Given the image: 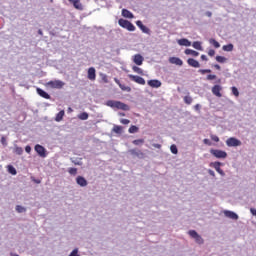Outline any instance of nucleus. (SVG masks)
<instances>
[{"mask_svg":"<svg viewBox=\"0 0 256 256\" xmlns=\"http://www.w3.org/2000/svg\"><path fill=\"white\" fill-rule=\"evenodd\" d=\"M1 144L4 146V147H7V138H5V136H2L1 138Z\"/></svg>","mask_w":256,"mask_h":256,"instance_id":"49530a36","label":"nucleus"},{"mask_svg":"<svg viewBox=\"0 0 256 256\" xmlns=\"http://www.w3.org/2000/svg\"><path fill=\"white\" fill-rule=\"evenodd\" d=\"M201 60H202V61H207V56H206L205 54H202V55H201Z\"/></svg>","mask_w":256,"mask_h":256,"instance_id":"bf43d9fd","label":"nucleus"},{"mask_svg":"<svg viewBox=\"0 0 256 256\" xmlns=\"http://www.w3.org/2000/svg\"><path fill=\"white\" fill-rule=\"evenodd\" d=\"M250 213L256 217V209L255 208H250Z\"/></svg>","mask_w":256,"mask_h":256,"instance_id":"5fc2aeb1","label":"nucleus"},{"mask_svg":"<svg viewBox=\"0 0 256 256\" xmlns=\"http://www.w3.org/2000/svg\"><path fill=\"white\" fill-rule=\"evenodd\" d=\"M207 81H213L215 79H217V75H214V74H209L207 77H206Z\"/></svg>","mask_w":256,"mask_h":256,"instance_id":"79ce46f5","label":"nucleus"},{"mask_svg":"<svg viewBox=\"0 0 256 256\" xmlns=\"http://www.w3.org/2000/svg\"><path fill=\"white\" fill-rule=\"evenodd\" d=\"M129 153H131L135 157H138V159H143L145 157V154L138 149H130Z\"/></svg>","mask_w":256,"mask_h":256,"instance_id":"4468645a","label":"nucleus"},{"mask_svg":"<svg viewBox=\"0 0 256 256\" xmlns=\"http://www.w3.org/2000/svg\"><path fill=\"white\" fill-rule=\"evenodd\" d=\"M187 63L190 67H194L195 69H199V67H201V64H199V61H197L193 58H189L187 60Z\"/></svg>","mask_w":256,"mask_h":256,"instance_id":"6ab92c4d","label":"nucleus"},{"mask_svg":"<svg viewBox=\"0 0 256 256\" xmlns=\"http://www.w3.org/2000/svg\"><path fill=\"white\" fill-rule=\"evenodd\" d=\"M73 109L71 107L68 108V113H72Z\"/></svg>","mask_w":256,"mask_h":256,"instance_id":"338daca9","label":"nucleus"},{"mask_svg":"<svg viewBox=\"0 0 256 256\" xmlns=\"http://www.w3.org/2000/svg\"><path fill=\"white\" fill-rule=\"evenodd\" d=\"M178 45L181 47H191V41H189L187 38H182L178 40Z\"/></svg>","mask_w":256,"mask_h":256,"instance_id":"aec40b11","label":"nucleus"},{"mask_svg":"<svg viewBox=\"0 0 256 256\" xmlns=\"http://www.w3.org/2000/svg\"><path fill=\"white\" fill-rule=\"evenodd\" d=\"M68 173L70 175H77V168H69Z\"/></svg>","mask_w":256,"mask_h":256,"instance_id":"c03bdc74","label":"nucleus"},{"mask_svg":"<svg viewBox=\"0 0 256 256\" xmlns=\"http://www.w3.org/2000/svg\"><path fill=\"white\" fill-rule=\"evenodd\" d=\"M148 85H149V87H152L153 89H159V87H161L162 83H161V81L154 79V80H149Z\"/></svg>","mask_w":256,"mask_h":256,"instance_id":"ddd939ff","label":"nucleus"},{"mask_svg":"<svg viewBox=\"0 0 256 256\" xmlns=\"http://www.w3.org/2000/svg\"><path fill=\"white\" fill-rule=\"evenodd\" d=\"M8 173H10V175H17V169L11 165H8Z\"/></svg>","mask_w":256,"mask_h":256,"instance_id":"7c9ffc66","label":"nucleus"},{"mask_svg":"<svg viewBox=\"0 0 256 256\" xmlns=\"http://www.w3.org/2000/svg\"><path fill=\"white\" fill-rule=\"evenodd\" d=\"M198 73H201V75H205V73H211V69H200L198 70Z\"/></svg>","mask_w":256,"mask_h":256,"instance_id":"a18cd8bd","label":"nucleus"},{"mask_svg":"<svg viewBox=\"0 0 256 256\" xmlns=\"http://www.w3.org/2000/svg\"><path fill=\"white\" fill-rule=\"evenodd\" d=\"M118 25L123 29H127V31H135V25H133L129 20L121 18L118 20Z\"/></svg>","mask_w":256,"mask_h":256,"instance_id":"f03ea898","label":"nucleus"},{"mask_svg":"<svg viewBox=\"0 0 256 256\" xmlns=\"http://www.w3.org/2000/svg\"><path fill=\"white\" fill-rule=\"evenodd\" d=\"M223 213L225 217H227L228 219H232L233 221H237L239 219V215L231 210H224Z\"/></svg>","mask_w":256,"mask_h":256,"instance_id":"9d476101","label":"nucleus"},{"mask_svg":"<svg viewBox=\"0 0 256 256\" xmlns=\"http://www.w3.org/2000/svg\"><path fill=\"white\" fill-rule=\"evenodd\" d=\"M120 117H125V113H123V112H119V114H118Z\"/></svg>","mask_w":256,"mask_h":256,"instance_id":"e2e57ef3","label":"nucleus"},{"mask_svg":"<svg viewBox=\"0 0 256 256\" xmlns=\"http://www.w3.org/2000/svg\"><path fill=\"white\" fill-rule=\"evenodd\" d=\"M69 256H81L79 255V249L75 248L70 254Z\"/></svg>","mask_w":256,"mask_h":256,"instance_id":"37998d69","label":"nucleus"},{"mask_svg":"<svg viewBox=\"0 0 256 256\" xmlns=\"http://www.w3.org/2000/svg\"><path fill=\"white\" fill-rule=\"evenodd\" d=\"M120 123H122V125H129L131 121L129 119H121Z\"/></svg>","mask_w":256,"mask_h":256,"instance_id":"09e8293b","label":"nucleus"},{"mask_svg":"<svg viewBox=\"0 0 256 256\" xmlns=\"http://www.w3.org/2000/svg\"><path fill=\"white\" fill-rule=\"evenodd\" d=\"M169 63H171L172 65H178L179 67L183 66V60L178 57H170Z\"/></svg>","mask_w":256,"mask_h":256,"instance_id":"f3484780","label":"nucleus"},{"mask_svg":"<svg viewBox=\"0 0 256 256\" xmlns=\"http://www.w3.org/2000/svg\"><path fill=\"white\" fill-rule=\"evenodd\" d=\"M221 91H223V87L219 84H216L212 87V93L216 97H223V95L221 94Z\"/></svg>","mask_w":256,"mask_h":256,"instance_id":"9b49d317","label":"nucleus"},{"mask_svg":"<svg viewBox=\"0 0 256 256\" xmlns=\"http://www.w3.org/2000/svg\"><path fill=\"white\" fill-rule=\"evenodd\" d=\"M25 151L26 153H31V146H26Z\"/></svg>","mask_w":256,"mask_h":256,"instance_id":"13d9d810","label":"nucleus"},{"mask_svg":"<svg viewBox=\"0 0 256 256\" xmlns=\"http://www.w3.org/2000/svg\"><path fill=\"white\" fill-rule=\"evenodd\" d=\"M122 130H123V127H121V126L115 125V126L113 127L114 133L121 134V131H122Z\"/></svg>","mask_w":256,"mask_h":256,"instance_id":"e433bc0d","label":"nucleus"},{"mask_svg":"<svg viewBox=\"0 0 256 256\" xmlns=\"http://www.w3.org/2000/svg\"><path fill=\"white\" fill-rule=\"evenodd\" d=\"M63 117H65V111L64 110L60 111L56 115L55 121H57V123H59V122L63 121Z\"/></svg>","mask_w":256,"mask_h":256,"instance_id":"5701e85b","label":"nucleus"},{"mask_svg":"<svg viewBox=\"0 0 256 256\" xmlns=\"http://www.w3.org/2000/svg\"><path fill=\"white\" fill-rule=\"evenodd\" d=\"M195 111H201V106L199 104H196L194 106Z\"/></svg>","mask_w":256,"mask_h":256,"instance_id":"4d7b16f0","label":"nucleus"},{"mask_svg":"<svg viewBox=\"0 0 256 256\" xmlns=\"http://www.w3.org/2000/svg\"><path fill=\"white\" fill-rule=\"evenodd\" d=\"M216 61L218 63H225V61H227V58H225L223 56H216Z\"/></svg>","mask_w":256,"mask_h":256,"instance_id":"4c0bfd02","label":"nucleus"},{"mask_svg":"<svg viewBox=\"0 0 256 256\" xmlns=\"http://www.w3.org/2000/svg\"><path fill=\"white\" fill-rule=\"evenodd\" d=\"M122 17H125L126 19H133L135 16L132 14L131 11L127 9H122Z\"/></svg>","mask_w":256,"mask_h":256,"instance_id":"4be33fe9","label":"nucleus"},{"mask_svg":"<svg viewBox=\"0 0 256 256\" xmlns=\"http://www.w3.org/2000/svg\"><path fill=\"white\" fill-rule=\"evenodd\" d=\"M185 55H192V57H199V52L191 49H186Z\"/></svg>","mask_w":256,"mask_h":256,"instance_id":"b1692460","label":"nucleus"},{"mask_svg":"<svg viewBox=\"0 0 256 256\" xmlns=\"http://www.w3.org/2000/svg\"><path fill=\"white\" fill-rule=\"evenodd\" d=\"M207 17H211L212 13L211 12H206Z\"/></svg>","mask_w":256,"mask_h":256,"instance_id":"69168bd1","label":"nucleus"},{"mask_svg":"<svg viewBox=\"0 0 256 256\" xmlns=\"http://www.w3.org/2000/svg\"><path fill=\"white\" fill-rule=\"evenodd\" d=\"M119 87H120V89H122V91H128V92L131 91V87H129V86L119 84Z\"/></svg>","mask_w":256,"mask_h":256,"instance_id":"a19ab883","label":"nucleus"},{"mask_svg":"<svg viewBox=\"0 0 256 256\" xmlns=\"http://www.w3.org/2000/svg\"><path fill=\"white\" fill-rule=\"evenodd\" d=\"M210 137H211L212 141H215V143H219V138L217 135H211Z\"/></svg>","mask_w":256,"mask_h":256,"instance_id":"8fccbe9b","label":"nucleus"},{"mask_svg":"<svg viewBox=\"0 0 256 256\" xmlns=\"http://www.w3.org/2000/svg\"><path fill=\"white\" fill-rule=\"evenodd\" d=\"M233 48H234L233 44H227L222 47L223 51H227V52L233 51Z\"/></svg>","mask_w":256,"mask_h":256,"instance_id":"bb28decb","label":"nucleus"},{"mask_svg":"<svg viewBox=\"0 0 256 256\" xmlns=\"http://www.w3.org/2000/svg\"><path fill=\"white\" fill-rule=\"evenodd\" d=\"M203 143H204V145H208L209 147H211V146L213 145V143H211V140H209V139H207V138H205V139L203 140Z\"/></svg>","mask_w":256,"mask_h":256,"instance_id":"de8ad7c7","label":"nucleus"},{"mask_svg":"<svg viewBox=\"0 0 256 256\" xmlns=\"http://www.w3.org/2000/svg\"><path fill=\"white\" fill-rule=\"evenodd\" d=\"M140 30L142 31V33H145L146 35H151V30L145 25L142 26Z\"/></svg>","mask_w":256,"mask_h":256,"instance_id":"2f4dec72","label":"nucleus"},{"mask_svg":"<svg viewBox=\"0 0 256 256\" xmlns=\"http://www.w3.org/2000/svg\"><path fill=\"white\" fill-rule=\"evenodd\" d=\"M128 77H129V79H131V81L138 83V85H145V79L141 76L129 74Z\"/></svg>","mask_w":256,"mask_h":256,"instance_id":"1a4fd4ad","label":"nucleus"},{"mask_svg":"<svg viewBox=\"0 0 256 256\" xmlns=\"http://www.w3.org/2000/svg\"><path fill=\"white\" fill-rule=\"evenodd\" d=\"M170 151L173 153V155H177L179 153V150L177 149V146L175 144L170 146Z\"/></svg>","mask_w":256,"mask_h":256,"instance_id":"72a5a7b5","label":"nucleus"},{"mask_svg":"<svg viewBox=\"0 0 256 256\" xmlns=\"http://www.w3.org/2000/svg\"><path fill=\"white\" fill-rule=\"evenodd\" d=\"M16 211L17 213H26L27 212V208L21 206V205H17L16 206Z\"/></svg>","mask_w":256,"mask_h":256,"instance_id":"c85d7f7f","label":"nucleus"},{"mask_svg":"<svg viewBox=\"0 0 256 256\" xmlns=\"http://www.w3.org/2000/svg\"><path fill=\"white\" fill-rule=\"evenodd\" d=\"M69 3L73 5L78 11H83V4H81V0H68Z\"/></svg>","mask_w":256,"mask_h":256,"instance_id":"2eb2a0df","label":"nucleus"},{"mask_svg":"<svg viewBox=\"0 0 256 256\" xmlns=\"http://www.w3.org/2000/svg\"><path fill=\"white\" fill-rule=\"evenodd\" d=\"M136 25L137 27H139V29H142V27L144 26L141 20L136 21Z\"/></svg>","mask_w":256,"mask_h":256,"instance_id":"603ef678","label":"nucleus"},{"mask_svg":"<svg viewBox=\"0 0 256 256\" xmlns=\"http://www.w3.org/2000/svg\"><path fill=\"white\" fill-rule=\"evenodd\" d=\"M132 61L135 63V65L141 66L143 65V61H145V58H143L141 54H135L132 56Z\"/></svg>","mask_w":256,"mask_h":256,"instance_id":"f8f14e48","label":"nucleus"},{"mask_svg":"<svg viewBox=\"0 0 256 256\" xmlns=\"http://www.w3.org/2000/svg\"><path fill=\"white\" fill-rule=\"evenodd\" d=\"M96 77H97V74H96L95 68L90 67V68L88 69V79H89L90 81H95Z\"/></svg>","mask_w":256,"mask_h":256,"instance_id":"a211bd4d","label":"nucleus"},{"mask_svg":"<svg viewBox=\"0 0 256 256\" xmlns=\"http://www.w3.org/2000/svg\"><path fill=\"white\" fill-rule=\"evenodd\" d=\"M132 70L134 73H138V75H143V69L139 68L138 66H133Z\"/></svg>","mask_w":256,"mask_h":256,"instance_id":"473e14b6","label":"nucleus"},{"mask_svg":"<svg viewBox=\"0 0 256 256\" xmlns=\"http://www.w3.org/2000/svg\"><path fill=\"white\" fill-rule=\"evenodd\" d=\"M72 163H74V165H83V162L81 160H73L72 159Z\"/></svg>","mask_w":256,"mask_h":256,"instance_id":"3c124183","label":"nucleus"},{"mask_svg":"<svg viewBox=\"0 0 256 256\" xmlns=\"http://www.w3.org/2000/svg\"><path fill=\"white\" fill-rule=\"evenodd\" d=\"M188 235L192 239H194L195 243H197L198 245H203L205 243V240L203 239V237H201V235H199V233H197V231L195 230L188 231Z\"/></svg>","mask_w":256,"mask_h":256,"instance_id":"7ed1b4c3","label":"nucleus"},{"mask_svg":"<svg viewBox=\"0 0 256 256\" xmlns=\"http://www.w3.org/2000/svg\"><path fill=\"white\" fill-rule=\"evenodd\" d=\"M231 91L235 97H239V89H237V87L233 86Z\"/></svg>","mask_w":256,"mask_h":256,"instance_id":"58836bf2","label":"nucleus"},{"mask_svg":"<svg viewBox=\"0 0 256 256\" xmlns=\"http://www.w3.org/2000/svg\"><path fill=\"white\" fill-rule=\"evenodd\" d=\"M221 165H223V163H221V162H211L210 163V167H213V169H215V171H217V173H219V175H221V177H225V171H223V169H221Z\"/></svg>","mask_w":256,"mask_h":256,"instance_id":"6e6552de","label":"nucleus"},{"mask_svg":"<svg viewBox=\"0 0 256 256\" xmlns=\"http://www.w3.org/2000/svg\"><path fill=\"white\" fill-rule=\"evenodd\" d=\"M226 145H227V147H241L242 142H241V140H239L235 137H230L226 140Z\"/></svg>","mask_w":256,"mask_h":256,"instance_id":"423d86ee","label":"nucleus"},{"mask_svg":"<svg viewBox=\"0 0 256 256\" xmlns=\"http://www.w3.org/2000/svg\"><path fill=\"white\" fill-rule=\"evenodd\" d=\"M215 69H217L218 71H221V66H219V64L214 65Z\"/></svg>","mask_w":256,"mask_h":256,"instance_id":"680f3d73","label":"nucleus"},{"mask_svg":"<svg viewBox=\"0 0 256 256\" xmlns=\"http://www.w3.org/2000/svg\"><path fill=\"white\" fill-rule=\"evenodd\" d=\"M14 153H16V155H23V148L15 145L14 147Z\"/></svg>","mask_w":256,"mask_h":256,"instance_id":"c756f323","label":"nucleus"},{"mask_svg":"<svg viewBox=\"0 0 256 256\" xmlns=\"http://www.w3.org/2000/svg\"><path fill=\"white\" fill-rule=\"evenodd\" d=\"M78 119H80V121H87V119H89V114L87 112H83L78 115Z\"/></svg>","mask_w":256,"mask_h":256,"instance_id":"a878e982","label":"nucleus"},{"mask_svg":"<svg viewBox=\"0 0 256 256\" xmlns=\"http://www.w3.org/2000/svg\"><path fill=\"white\" fill-rule=\"evenodd\" d=\"M184 103H186V105H191L193 103V98H191V96H185Z\"/></svg>","mask_w":256,"mask_h":256,"instance_id":"f704fd0d","label":"nucleus"},{"mask_svg":"<svg viewBox=\"0 0 256 256\" xmlns=\"http://www.w3.org/2000/svg\"><path fill=\"white\" fill-rule=\"evenodd\" d=\"M209 43L211 45H213L215 47V49H219V47H221V44H219V42H217V40H215V39H210Z\"/></svg>","mask_w":256,"mask_h":256,"instance_id":"cd10ccee","label":"nucleus"},{"mask_svg":"<svg viewBox=\"0 0 256 256\" xmlns=\"http://www.w3.org/2000/svg\"><path fill=\"white\" fill-rule=\"evenodd\" d=\"M133 145H143V143H145V140L143 139H137V140H133Z\"/></svg>","mask_w":256,"mask_h":256,"instance_id":"ea45409f","label":"nucleus"},{"mask_svg":"<svg viewBox=\"0 0 256 256\" xmlns=\"http://www.w3.org/2000/svg\"><path fill=\"white\" fill-rule=\"evenodd\" d=\"M36 91L38 95H40V97H43L44 99H51V96L47 92H45L43 89L37 88Z\"/></svg>","mask_w":256,"mask_h":256,"instance_id":"412c9836","label":"nucleus"},{"mask_svg":"<svg viewBox=\"0 0 256 256\" xmlns=\"http://www.w3.org/2000/svg\"><path fill=\"white\" fill-rule=\"evenodd\" d=\"M192 47L197 49V51H203V46H201V42L199 41L193 42Z\"/></svg>","mask_w":256,"mask_h":256,"instance_id":"393cba45","label":"nucleus"},{"mask_svg":"<svg viewBox=\"0 0 256 256\" xmlns=\"http://www.w3.org/2000/svg\"><path fill=\"white\" fill-rule=\"evenodd\" d=\"M115 81H116V83H118V85H121V84L119 83V80L115 79Z\"/></svg>","mask_w":256,"mask_h":256,"instance_id":"774afa93","label":"nucleus"},{"mask_svg":"<svg viewBox=\"0 0 256 256\" xmlns=\"http://www.w3.org/2000/svg\"><path fill=\"white\" fill-rule=\"evenodd\" d=\"M208 55H209L210 57H214V56H215V50H213V49L209 50V51H208Z\"/></svg>","mask_w":256,"mask_h":256,"instance_id":"864d4df0","label":"nucleus"},{"mask_svg":"<svg viewBox=\"0 0 256 256\" xmlns=\"http://www.w3.org/2000/svg\"><path fill=\"white\" fill-rule=\"evenodd\" d=\"M153 147H155V149H161V144H153Z\"/></svg>","mask_w":256,"mask_h":256,"instance_id":"052dcab7","label":"nucleus"},{"mask_svg":"<svg viewBox=\"0 0 256 256\" xmlns=\"http://www.w3.org/2000/svg\"><path fill=\"white\" fill-rule=\"evenodd\" d=\"M34 150L36 151L37 155H39V157H42V159L47 157V149H45V147H43L41 144H36Z\"/></svg>","mask_w":256,"mask_h":256,"instance_id":"0eeeda50","label":"nucleus"},{"mask_svg":"<svg viewBox=\"0 0 256 256\" xmlns=\"http://www.w3.org/2000/svg\"><path fill=\"white\" fill-rule=\"evenodd\" d=\"M38 35H43V30L39 29L38 30Z\"/></svg>","mask_w":256,"mask_h":256,"instance_id":"0e129e2a","label":"nucleus"},{"mask_svg":"<svg viewBox=\"0 0 256 256\" xmlns=\"http://www.w3.org/2000/svg\"><path fill=\"white\" fill-rule=\"evenodd\" d=\"M76 183L77 185H79L80 187H87L88 183H87V179H85V177L83 176H78L76 178Z\"/></svg>","mask_w":256,"mask_h":256,"instance_id":"dca6fc26","label":"nucleus"},{"mask_svg":"<svg viewBox=\"0 0 256 256\" xmlns=\"http://www.w3.org/2000/svg\"><path fill=\"white\" fill-rule=\"evenodd\" d=\"M46 86L51 89H63V87H65V82L61 80H51L46 83Z\"/></svg>","mask_w":256,"mask_h":256,"instance_id":"20e7f679","label":"nucleus"},{"mask_svg":"<svg viewBox=\"0 0 256 256\" xmlns=\"http://www.w3.org/2000/svg\"><path fill=\"white\" fill-rule=\"evenodd\" d=\"M208 173H209V175H211V177H215V171L209 169Z\"/></svg>","mask_w":256,"mask_h":256,"instance_id":"6e6d98bb","label":"nucleus"},{"mask_svg":"<svg viewBox=\"0 0 256 256\" xmlns=\"http://www.w3.org/2000/svg\"><path fill=\"white\" fill-rule=\"evenodd\" d=\"M211 155L216 159H227V152L219 149H210Z\"/></svg>","mask_w":256,"mask_h":256,"instance_id":"39448f33","label":"nucleus"},{"mask_svg":"<svg viewBox=\"0 0 256 256\" xmlns=\"http://www.w3.org/2000/svg\"><path fill=\"white\" fill-rule=\"evenodd\" d=\"M137 131H139V128L135 125H132L128 130L129 133H137Z\"/></svg>","mask_w":256,"mask_h":256,"instance_id":"c9c22d12","label":"nucleus"},{"mask_svg":"<svg viewBox=\"0 0 256 256\" xmlns=\"http://www.w3.org/2000/svg\"><path fill=\"white\" fill-rule=\"evenodd\" d=\"M107 107H111L112 109H121V111H129L131 108L129 105L115 100H108L106 102Z\"/></svg>","mask_w":256,"mask_h":256,"instance_id":"f257e3e1","label":"nucleus"}]
</instances>
